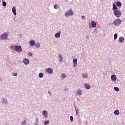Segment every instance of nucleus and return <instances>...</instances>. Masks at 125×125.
Listing matches in <instances>:
<instances>
[{"mask_svg": "<svg viewBox=\"0 0 125 125\" xmlns=\"http://www.w3.org/2000/svg\"><path fill=\"white\" fill-rule=\"evenodd\" d=\"M7 37H8V35L4 33L3 34H1L0 36V41H2V40H6V39H7Z\"/></svg>", "mask_w": 125, "mask_h": 125, "instance_id": "obj_1", "label": "nucleus"}, {"mask_svg": "<svg viewBox=\"0 0 125 125\" xmlns=\"http://www.w3.org/2000/svg\"><path fill=\"white\" fill-rule=\"evenodd\" d=\"M15 49L17 52H22V47L21 45L14 46Z\"/></svg>", "mask_w": 125, "mask_h": 125, "instance_id": "obj_2", "label": "nucleus"}, {"mask_svg": "<svg viewBox=\"0 0 125 125\" xmlns=\"http://www.w3.org/2000/svg\"><path fill=\"white\" fill-rule=\"evenodd\" d=\"M114 14L115 16H121L122 15V12L119 10H114Z\"/></svg>", "mask_w": 125, "mask_h": 125, "instance_id": "obj_3", "label": "nucleus"}, {"mask_svg": "<svg viewBox=\"0 0 125 125\" xmlns=\"http://www.w3.org/2000/svg\"><path fill=\"white\" fill-rule=\"evenodd\" d=\"M121 23H122V21L120 19H116L114 22V24L115 26H119Z\"/></svg>", "mask_w": 125, "mask_h": 125, "instance_id": "obj_4", "label": "nucleus"}, {"mask_svg": "<svg viewBox=\"0 0 125 125\" xmlns=\"http://www.w3.org/2000/svg\"><path fill=\"white\" fill-rule=\"evenodd\" d=\"M89 27L91 29V28H95L96 27V23L94 21H92L91 23H89Z\"/></svg>", "mask_w": 125, "mask_h": 125, "instance_id": "obj_5", "label": "nucleus"}, {"mask_svg": "<svg viewBox=\"0 0 125 125\" xmlns=\"http://www.w3.org/2000/svg\"><path fill=\"white\" fill-rule=\"evenodd\" d=\"M65 16H72L73 14H74V13L73 12V11L72 10H69L67 12L65 13Z\"/></svg>", "mask_w": 125, "mask_h": 125, "instance_id": "obj_6", "label": "nucleus"}, {"mask_svg": "<svg viewBox=\"0 0 125 125\" xmlns=\"http://www.w3.org/2000/svg\"><path fill=\"white\" fill-rule=\"evenodd\" d=\"M46 72L48 73V74H52V73H53V69H52V68H48L46 69Z\"/></svg>", "mask_w": 125, "mask_h": 125, "instance_id": "obj_7", "label": "nucleus"}, {"mask_svg": "<svg viewBox=\"0 0 125 125\" xmlns=\"http://www.w3.org/2000/svg\"><path fill=\"white\" fill-rule=\"evenodd\" d=\"M23 62L25 65H28V64L30 63V60H29L28 59H24Z\"/></svg>", "mask_w": 125, "mask_h": 125, "instance_id": "obj_8", "label": "nucleus"}, {"mask_svg": "<svg viewBox=\"0 0 125 125\" xmlns=\"http://www.w3.org/2000/svg\"><path fill=\"white\" fill-rule=\"evenodd\" d=\"M111 79L113 82H116L117 81V76L115 75H113L111 77Z\"/></svg>", "mask_w": 125, "mask_h": 125, "instance_id": "obj_9", "label": "nucleus"}, {"mask_svg": "<svg viewBox=\"0 0 125 125\" xmlns=\"http://www.w3.org/2000/svg\"><path fill=\"white\" fill-rule=\"evenodd\" d=\"M60 35H61V31H59L57 33L55 34V37L57 39H58L60 38Z\"/></svg>", "mask_w": 125, "mask_h": 125, "instance_id": "obj_10", "label": "nucleus"}, {"mask_svg": "<svg viewBox=\"0 0 125 125\" xmlns=\"http://www.w3.org/2000/svg\"><path fill=\"white\" fill-rule=\"evenodd\" d=\"M77 92L78 95H82L83 94V91L81 89H78Z\"/></svg>", "mask_w": 125, "mask_h": 125, "instance_id": "obj_11", "label": "nucleus"}, {"mask_svg": "<svg viewBox=\"0 0 125 125\" xmlns=\"http://www.w3.org/2000/svg\"><path fill=\"white\" fill-rule=\"evenodd\" d=\"M78 62V60L77 59L73 60V67H77V62Z\"/></svg>", "mask_w": 125, "mask_h": 125, "instance_id": "obj_12", "label": "nucleus"}, {"mask_svg": "<svg viewBox=\"0 0 125 125\" xmlns=\"http://www.w3.org/2000/svg\"><path fill=\"white\" fill-rule=\"evenodd\" d=\"M30 44L32 45V46H34L35 44H36V42L34 40H31L30 42Z\"/></svg>", "mask_w": 125, "mask_h": 125, "instance_id": "obj_13", "label": "nucleus"}, {"mask_svg": "<svg viewBox=\"0 0 125 125\" xmlns=\"http://www.w3.org/2000/svg\"><path fill=\"white\" fill-rule=\"evenodd\" d=\"M42 114L43 116H44L45 118H46L47 117V111L45 110H43L42 111Z\"/></svg>", "mask_w": 125, "mask_h": 125, "instance_id": "obj_14", "label": "nucleus"}, {"mask_svg": "<svg viewBox=\"0 0 125 125\" xmlns=\"http://www.w3.org/2000/svg\"><path fill=\"white\" fill-rule=\"evenodd\" d=\"M82 77H83V79H85V78L88 77V74H85V73H83V74H82Z\"/></svg>", "mask_w": 125, "mask_h": 125, "instance_id": "obj_15", "label": "nucleus"}, {"mask_svg": "<svg viewBox=\"0 0 125 125\" xmlns=\"http://www.w3.org/2000/svg\"><path fill=\"white\" fill-rule=\"evenodd\" d=\"M124 42H125V38H124L123 37H120L119 38V42L123 43Z\"/></svg>", "mask_w": 125, "mask_h": 125, "instance_id": "obj_16", "label": "nucleus"}, {"mask_svg": "<svg viewBox=\"0 0 125 125\" xmlns=\"http://www.w3.org/2000/svg\"><path fill=\"white\" fill-rule=\"evenodd\" d=\"M84 86L87 89H89V88H90V85L88 84V83H85L84 84Z\"/></svg>", "mask_w": 125, "mask_h": 125, "instance_id": "obj_17", "label": "nucleus"}, {"mask_svg": "<svg viewBox=\"0 0 125 125\" xmlns=\"http://www.w3.org/2000/svg\"><path fill=\"white\" fill-rule=\"evenodd\" d=\"M114 114L116 115V116H118V115H120V111L119 110L117 109L114 111Z\"/></svg>", "mask_w": 125, "mask_h": 125, "instance_id": "obj_18", "label": "nucleus"}, {"mask_svg": "<svg viewBox=\"0 0 125 125\" xmlns=\"http://www.w3.org/2000/svg\"><path fill=\"white\" fill-rule=\"evenodd\" d=\"M12 10L14 13V15H16V9H15V7L12 8Z\"/></svg>", "mask_w": 125, "mask_h": 125, "instance_id": "obj_19", "label": "nucleus"}, {"mask_svg": "<svg viewBox=\"0 0 125 125\" xmlns=\"http://www.w3.org/2000/svg\"><path fill=\"white\" fill-rule=\"evenodd\" d=\"M113 9L114 10H118V7L115 5V3L113 4Z\"/></svg>", "mask_w": 125, "mask_h": 125, "instance_id": "obj_20", "label": "nucleus"}, {"mask_svg": "<svg viewBox=\"0 0 125 125\" xmlns=\"http://www.w3.org/2000/svg\"><path fill=\"white\" fill-rule=\"evenodd\" d=\"M35 47L37 48H40V47H41V44H40V43H36Z\"/></svg>", "mask_w": 125, "mask_h": 125, "instance_id": "obj_21", "label": "nucleus"}, {"mask_svg": "<svg viewBox=\"0 0 125 125\" xmlns=\"http://www.w3.org/2000/svg\"><path fill=\"white\" fill-rule=\"evenodd\" d=\"M59 57H60V62H62V60H63V56L61 55V54L59 55Z\"/></svg>", "mask_w": 125, "mask_h": 125, "instance_id": "obj_22", "label": "nucleus"}, {"mask_svg": "<svg viewBox=\"0 0 125 125\" xmlns=\"http://www.w3.org/2000/svg\"><path fill=\"white\" fill-rule=\"evenodd\" d=\"M116 5L117 6H122V2H120V1H118L116 2Z\"/></svg>", "mask_w": 125, "mask_h": 125, "instance_id": "obj_23", "label": "nucleus"}, {"mask_svg": "<svg viewBox=\"0 0 125 125\" xmlns=\"http://www.w3.org/2000/svg\"><path fill=\"white\" fill-rule=\"evenodd\" d=\"M39 78H43V73H40L39 74Z\"/></svg>", "mask_w": 125, "mask_h": 125, "instance_id": "obj_24", "label": "nucleus"}, {"mask_svg": "<svg viewBox=\"0 0 125 125\" xmlns=\"http://www.w3.org/2000/svg\"><path fill=\"white\" fill-rule=\"evenodd\" d=\"M66 74L65 73H62V78L63 79H65V78H66Z\"/></svg>", "mask_w": 125, "mask_h": 125, "instance_id": "obj_25", "label": "nucleus"}, {"mask_svg": "<svg viewBox=\"0 0 125 125\" xmlns=\"http://www.w3.org/2000/svg\"><path fill=\"white\" fill-rule=\"evenodd\" d=\"M114 89L115 91H119V90H120V89L118 87H114Z\"/></svg>", "mask_w": 125, "mask_h": 125, "instance_id": "obj_26", "label": "nucleus"}, {"mask_svg": "<svg viewBox=\"0 0 125 125\" xmlns=\"http://www.w3.org/2000/svg\"><path fill=\"white\" fill-rule=\"evenodd\" d=\"M54 7L55 9H58L59 8V6H58V5L57 4H55L54 6Z\"/></svg>", "mask_w": 125, "mask_h": 125, "instance_id": "obj_27", "label": "nucleus"}, {"mask_svg": "<svg viewBox=\"0 0 125 125\" xmlns=\"http://www.w3.org/2000/svg\"><path fill=\"white\" fill-rule=\"evenodd\" d=\"M117 38H118V34H114V40H116Z\"/></svg>", "mask_w": 125, "mask_h": 125, "instance_id": "obj_28", "label": "nucleus"}, {"mask_svg": "<svg viewBox=\"0 0 125 125\" xmlns=\"http://www.w3.org/2000/svg\"><path fill=\"white\" fill-rule=\"evenodd\" d=\"M75 109L76 115L77 116H78V111H79V109H78V108L76 106L75 107Z\"/></svg>", "mask_w": 125, "mask_h": 125, "instance_id": "obj_29", "label": "nucleus"}, {"mask_svg": "<svg viewBox=\"0 0 125 125\" xmlns=\"http://www.w3.org/2000/svg\"><path fill=\"white\" fill-rule=\"evenodd\" d=\"M49 124V121L48 120L44 123V125H47Z\"/></svg>", "mask_w": 125, "mask_h": 125, "instance_id": "obj_30", "label": "nucleus"}, {"mask_svg": "<svg viewBox=\"0 0 125 125\" xmlns=\"http://www.w3.org/2000/svg\"><path fill=\"white\" fill-rule=\"evenodd\" d=\"M2 5L3 6H6V1H3L2 3Z\"/></svg>", "mask_w": 125, "mask_h": 125, "instance_id": "obj_31", "label": "nucleus"}, {"mask_svg": "<svg viewBox=\"0 0 125 125\" xmlns=\"http://www.w3.org/2000/svg\"><path fill=\"white\" fill-rule=\"evenodd\" d=\"M28 56H30V57L33 56V53L32 52L28 53Z\"/></svg>", "mask_w": 125, "mask_h": 125, "instance_id": "obj_32", "label": "nucleus"}, {"mask_svg": "<svg viewBox=\"0 0 125 125\" xmlns=\"http://www.w3.org/2000/svg\"><path fill=\"white\" fill-rule=\"evenodd\" d=\"M21 125H26V121H23Z\"/></svg>", "mask_w": 125, "mask_h": 125, "instance_id": "obj_33", "label": "nucleus"}, {"mask_svg": "<svg viewBox=\"0 0 125 125\" xmlns=\"http://www.w3.org/2000/svg\"><path fill=\"white\" fill-rule=\"evenodd\" d=\"M13 75L15 77H16V76H17V73H13Z\"/></svg>", "mask_w": 125, "mask_h": 125, "instance_id": "obj_34", "label": "nucleus"}, {"mask_svg": "<svg viewBox=\"0 0 125 125\" xmlns=\"http://www.w3.org/2000/svg\"><path fill=\"white\" fill-rule=\"evenodd\" d=\"M71 122H73V116H70V117Z\"/></svg>", "mask_w": 125, "mask_h": 125, "instance_id": "obj_35", "label": "nucleus"}, {"mask_svg": "<svg viewBox=\"0 0 125 125\" xmlns=\"http://www.w3.org/2000/svg\"><path fill=\"white\" fill-rule=\"evenodd\" d=\"M48 93L50 94V95H51V92L50 91H48Z\"/></svg>", "mask_w": 125, "mask_h": 125, "instance_id": "obj_36", "label": "nucleus"}, {"mask_svg": "<svg viewBox=\"0 0 125 125\" xmlns=\"http://www.w3.org/2000/svg\"><path fill=\"white\" fill-rule=\"evenodd\" d=\"M83 19H84V16H82Z\"/></svg>", "mask_w": 125, "mask_h": 125, "instance_id": "obj_37", "label": "nucleus"}]
</instances>
